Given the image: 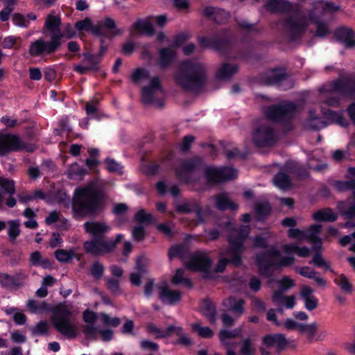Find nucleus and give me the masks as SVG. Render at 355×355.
Returning <instances> with one entry per match:
<instances>
[{"label": "nucleus", "instance_id": "6e6552de", "mask_svg": "<svg viewBox=\"0 0 355 355\" xmlns=\"http://www.w3.org/2000/svg\"><path fill=\"white\" fill-rule=\"evenodd\" d=\"M63 37L64 34L61 31H58L51 35L50 41L39 39L32 42L28 49L29 55L32 57H39L54 53L60 47L61 40Z\"/></svg>", "mask_w": 355, "mask_h": 355}, {"label": "nucleus", "instance_id": "412c9836", "mask_svg": "<svg viewBox=\"0 0 355 355\" xmlns=\"http://www.w3.org/2000/svg\"><path fill=\"white\" fill-rule=\"evenodd\" d=\"M288 345V341L285 335L281 333L268 334L261 338V345L265 346L268 349L275 347L278 352L284 351Z\"/></svg>", "mask_w": 355, "mask_h": 355}, {"label": "nucleus", "instance_id": "b1692460", "mask_svg": "<svg viewBox=\"0 0 355 355\" xmlns=\"http://www.w3.org/2000/svg\"><path fill=\"white\" fill-rule=\"evenodd\" d=\"M146 331L149 334H155V339H160L170 336L172 334L180 335L182 327L169 325L165 330L158 328L154 323H148L146 326Z\"/></svg>", "mask_w": 355, "mask_h": 355}, {"label": "nucleus", "instance_id": "69168bd1", "mask_svg": "<svg viewBox=\"0 0 355 355\" xmlns=\"http://www.w3.org/2000/svg\"><path fill=\"white\" fill-rule=\"evenodd\" d=\"M193 212L196 214V218L200 223H205V211L200 202L196 200H193Z\"/></svg>", "mask_w": 355, "mask_h": 355}, {"label": "nucleus", "instance_id": "39448f33", "mask_svg": "<svg viewBox=\"0 0 355 355\" xmlns=\"http://www.w3.org/2000/svg\"><path fill=\"white\" fill-rule=\"evenodd\" d=\"M232 41V33L230 28H220L209 37L202 36L198 39L202 48L211 49L221 54L227 53Z\"/></svg>", "mask_w": 355, "mask_h": 355}, {"label": "nucleus", "instance_id": "f257e3e1", "mask_svg": "<svg viewBox=\"0 0 355 355\" xmlns=\"http://www.w3.org/2000/svg\"><path fill=\"white\" fill-rule=\"evenodd\" d=\"M106 194L93 187H78L71 200V210L76 219L95 218L106 209Z\"/></svg>", "mask_w": 355, "mask_h": 355}, {"label": "nucleus", "instance_id": "dca6fc26", "mask_svg": "<svg viewBox=\"0 0 355 355\" xmlns=\"http://www.w3.org/2000/svg\"><path fill=\"white\" fill-rule=\"evenodd\" d=\"M28 277V275L21 271L14 275L0 272V286L5 289L16 291L25 286Z\"/></svg>", "mask_w": 355, "mask_h": 355}, {"label": "nucleus", "instance_id": "49530a36", "mask_svg": "<svg viewBox=\"0 0 355 355\" xmlns=\"http://www.w3.org/2000/svg\"><path fill=\"white\" fill-rule=\"evenodd\" d=\"M135 218L140 223L155 224V218L151 214H147L144 209L139 210L135 215Z\"/></svg>", "mask_w": 355, "mask_h": 355}, {"label": "nucleus", "instance_id": "2eb2a0df", "mask_svg": "<svg viewBox=\"0 0 355 355\" xmlns=\"http://www.w3.org/2000/svg\"><path fill=\"white\" fill-rule=\"evenodd\" d=\"M26 148V144L20 137L14 134H0V156H6L12 152H19Z\"/></svg>", "mask_w": 355, "mask_h": 355}, {"label": "nucleus", "instance_id": "58836bf2", "mask_svg": "<svg viewBox=\"0 0 355 355\" xmlns=\"http://www.w3.org/2000/svg\"><path fill=\"white\" fill-rule=\"evenodd\" d=\"M257 347L250 337L243 338L240 343L239 355H257Z\"/></svg>", "mask_w": 355, "mask_h": 355}, {"label": "nucleus", "instance_id": "7c9ffc66", "mask_svg": "<svg viewBox=\"0 0 355 355\" xmlns=\"http://www.w3.org/2000/svg\"><path fill=\"white\" fill-rule=\"evenodd\" d=\"M215 200L216 207L220 211H234L239 208V205L236 202L232 201L230 199L228 194L225 192L216 195Z\"/></svg>", "mask_w": 355, "mask_h": 355}, {"label": "nucleus", "instance_id": "a878e982", "mask_svg": "<svg viewBox=\"0 0 355 355\" xmlns=\"http://www.w3.org/2000/svg\"><path fill=\"white\" fill-rule=\"evenodd\" d=\"M159 290V298L163 304L173 305L181 300V293L178 291L171 290L167 286H160Z\"/></svg>", "mask_w": 355, "mask_h": 355}, {"label": "nucleus", "instance_id": "4be33fe9", "mask_svg": "<svg viewBox=\"0 0 355 355\" xmlns=\"http://www.w3.org/2000/svg\"><path fill=\"white\" fill-rule=\"evenodd\" d=\"M86 233L92 238H105L110 231V227L105 223L100 221H87L83 225Z\"/></svg>", "mask_w": 355, "mask_h": 355}, {"label": "nucleus", "instance_id": "ea45409f", "mask_svg": "<svg viewBox=\"0 0 355 355\" xmlns=\"http://www.w3.org/2000/svg\"><path fill=\"white\" fill-rule=\"evenodd\" d=\"M275 185L282 190H287L291 187L292 182L290 176L282 171H279L274 176Z\"/></svg>", "mask_w": 355, "mask_h": 355}, {"label": "nucleus", "instance_id": "c9c22d12", "mask_svg": "<svg viewBox=\"0 0 355 355\" xmlns=\"http://www.w3.org/2000/svg\"><path fill=\"white\" fill-rule=\"evenodd\" d=\"M242 332V327H239L232 331L227 329H220L218 332V338L223 346L230 347V343H229L227 340L228 339L241 337Z\"/></svg>", "mask_w": 355, "mask_h": 355}, {"label": "nucleus", "instance_id": "37998d69", "mask_svg": "<svg viewBox=\"0 0 355 355\" xmlns=\"http://www.w3.org/2000/svg\"><path fill=\"white\" fill-rule=\"evenodd\" d=\"M49 326L46 320H40L35 326L31 327L30 331L33 336H44L48 334Z\"/></svg>", "mask_w": 355, "mask_h": 355}, {"label": "nucleus", "instance_id": "f3484780", "mask_svg": "<svg viewBox=\"0 0 355 355\" xmlns=\"http://www.w3.org/2000/svg\"><path fill=\"white\" fill-rule=\"evenodd\" d=\"M252 140L257 148L271 147L276 143L275 131L271 127L261 125L253 132Z\"/></svg>", "mask_w": 355, "mask_h": 355}, {"label": "nucleus", "instance_id": "a19ab883", "mask_svg": "<svg viewBox=\"0 0 355 355\" xmlns=\"http://www.w3.org/2000/svg\"><path fill=\"white\" fill-rule=\"evenodd\" d=\"M286 171L301 179H306L309 177L308 170L302 165L297 163H290L286 165Z\"/></svg>", "mask_w": 355, "mask_h": 355}, {"label": "nucleus", "instance_id": "2f4dec72", "mask_svg": "<svg viewBox=\"0 0 355 355\" xmlns=\"http://www.w3.org/2000/svg\"><path fill=\"white\" fill-rule=\"evenodd\" d=\"M238 70V64L223 62L216 73V78L220 80L230 79Z\"/></svg>", "mask_w": 355, "mask_h": 355}, {"label": "nucleus", "instance_id": "c85d7f7f", "mask_svg": "<svg viewBox=\"0 0 355 355\" xmlns=\"http://www.w3.org/2000/svg\"><path fill=\"white\" fill-rule=\"evenodd\" d=\"M313 293V290L308 286H303L300 291V297L304 302V307L309 311L315 309L318 306V300Z\"/></svg>", "mask_w": 355, "mask_h": 355}, {"label": "nucleus", "instance_id": "f8f14e48", "mask_svg": "<svg viewBox=\"0 0 355 355\" xmlns=\"http://www.w3.org/2000/svg\"><path fill=\"white\" fill-rule=\"evenodd\" d=\"M279 255V251L275 249L260 252L257 255V265L261 276L264 277L273 276L275 272L279 268V264L275 262L274 259Z\"/></svg>", "mask_w": 355, "mask_h": 355}, {"label": "nucleus", "instance_id": "e2e57ef3", "mask_svg": "<svg viewBox=\"0 0 355 355\" xmlns=\"http://www.w3.org/2000/svg\"><path fill=\"white\" fill-rule=\"evenodd\" d=\"M184 254V248L182 244L171 246L168 251V257L170 260L182 257Z\"/></svg>", "mask_w": 355, "mask_h": 355}, {"label": "nucleus", "instance_id": "09e8293b", "mask_svg": "<svg viewBox=\"0 0 355 355\" xmlns=\"http://www.w3.org/2000/svg\"><path fill=\"white\" fill-rule=\"evenodd\" d=\"M315 113L312 111L309 112V120L308 126L313 130H319L327 126L325 121L320 120V118L315 116Z\"/></svg>", "mask_w": 355, "mask_h": 355}, {"label": "nucleus", "instance_id": "6e6d98bb", "mask_svg": "<svg viewBox=\"0 0 355 355\" xmlns=\"http://www.w3.org/2000/svg\"><path fill=\"white\" fill-rule=\"evenodd\" d=\"M244 250L230 249L231 257L229 260V263L232 264L236 267H239L243 264L242 254Z\"/></svg>", "mask_w": 355, "mask_h": 355}, {"label": "nucleus", "instance_id": "a18cd8bd", "mask_svg": "<svg viewBox=\"0 0 355 355\" xmlns=\"http://www.w3.org/2000/svg\"><path fill=\"white\" fill-rule=\"evenodd\" d=\"M87 173V169L81 167L76 162L70 166L68 171V175L70 179L81 178L85 176Z\"/></svg>", "mask_w": 355, "mask_h": 355}, {"label": "nucleus", "instance_id": "9d476101", "mask_svg": "<svg viewBox=\"0 0 355 355\" xmlns=\"http://www.w3.org/2000/svg\"><path fill=\"white\" fill-rule=\"evenodd\" d=\"M297 110V105L293 102H282L269 106L266 115L268 119L273 122L287 123L291 121Z\"/></svg>", "mask_w": 355, "mask_h": 355}, {"label": "nucleus", "instance_id": "8fccbe9b", "mask_svg": "<svg viewBox=\"0 0 355 355\" xmlns=\"http://www.w3.org/2000/svg\"><path fill=\"white\" fill-rule=\"evenodd\" d=\"M61 24L60 18L59 17H55L49 15L45 21V26L48 30L54 33H58L60 31V26Z\"/></svg>", "mask_w": 355, "mask_h": 355}, {"label": "nucleus", "instance_id": "393cba45", "mask_svg": "<svg viewBox=\"0 0 355 355\" xmlns=\"http://www.w3.org/2000/svg\"><path fill=\"white\" fill-rule=\"evenodd\" d=\"M146 331L149 334H155V339H160L170 336L172 334L180 335L182 327L169 325L165 330L158 328L154 323H148L146 326Z\"/></svg>", "mask_w": 355, "mask_h": 355}, {"label": "nucleus", "instance_id": "e433bc0d", "mask_svg": "<svg viewBox=\"0 0 355 355\" xmlns=\"http://www.w3.org/2000/svg\"><path fill=\"white\" fill-rule=\"evenodd\" d=\"M313 218L317 222H334L338 218V215L331 208H324L314 212Z\"/></svg>", "mask_w": 355, "mask_h": 355}, {"label": "nucleus", "instance_id": "ddd939ff", "mask_svg": "<svg viewBox=\"0 0 355 355\" xmlns=\"http://www.w3.org/2000/svg\"><path fill=\"white\" fill-rule=\"evenodd\" d=\"M283 26L290 40L296 42L302 39L308 28L309 21L304 15H290L284 19Z\"/></svg>", "mask_w": 355, "mask_h": 355}, {"label": "nucleus", "instance_id": "79ce46f5", "mask_svg": "<svg viewBox=\"0 0 355 355\" xmlns=\"http://www.w3.org/2000/svg\"><path fill=\"white\" fill-rule=\"evenodd\" d=\"M54 255L59 262L69 263L76 256V253L73 250L67 251L63 249H58L55 251Z\"/></svg>", "mask_w": 355, "mask_h": 355}, {"label": "nucleus", "instance_id": "680f3d73", "mask_svg": "<svg viewBox=\"0 0 355 355\" xmlns=\"http://www.w3.org/2000/svg\"><path fill=\"white\" fill-rule=\"evenodd\" d=\"M106 287L107 290L114 295H117L121 293L119 281L118 279L114 278H107Z\"/></svg>", "mask_w": 355, "mask_h": 355}, {"label": "nucleus", "instance_id": "bf43d9fd", "mask_svg": "<svg viewBox=\"0 0 355 355\" xmlns=\"http://www.w3.org/2000/svg\"><path fill=\"white\" fill-rule=\"evenodd\" d=\"M105 272V267L98 261H95L90 268V274L95 279L102 277Z\"/></svg>", "mask_w": 355, "mask_h": 355}, {"label": "nucleus", "instance_id": "f03ea898", "mask_svg": "<svg viewBox=\"0 0 355 355\" xmlns=\"http://www.w3.org/2000/svg\"><path fill=\"white\" fill-rule=\"evenodd\" d=\"M173 79L175 85L182 89L200 93L207 84V67L197 60H184L175 72Z\"/></svg>", "mask_w": 355, "mask_h": 355}, {"label": "nucleus", "instance_id": "bb28decb", "mask_svg": "<svg viewBox=\"0 0 355 355\" xmlns=\"http://www.w3.org/2000/svg\"><path fill=\"white\" fill-rule=\"evenodd\" d=\"M264 6L272 13H288L293 10L292 3L288 0H267Z\"/></svg>", "mask_w": 355, "mask_h": 355}, {"label": "nucleus", "instance_id": "c756f323", "mask_svg": "<svg viewBox=\"0 0 355 355\" xmlns=\"http://www.w3.org/2000/svg\"><path fill=\"white\" fill-rule=\"evenodd\" d=\"M202 15L210 18L217 24L223 23L228 17V12L224 9L213 6H206L202 10Z\"/></svg>", "mask_w": 355, "mask_h": 355}, {"label": "nucleus", "instance_id": "338daca9", "mask_svg": "<svg viewBox=\"0 0 355 355\" xmlns=\"http://www.w3.org/2000/svg\"><path fill=\"white\" fill-rule=\"evenodd\" d=\"M336 282L343 291L347 293L352 292V284L349 282L345 275H340L338 280L336 281Z\"/></svg>", "mask_w": 355, "mask_h": 355}, {"label": "nucleus", "instance_id": "1a4fd4ad", "mask_svg": "<svg viewBox=\"0 0 355 355\" xmlns=\"http://www.w3.org/2000/svg\"><path fill=\"white\" fill-rule=\"evenodd\" d=\"M107 51L106 45L100 46L96 53L84 52L81 54L83 60L80 64H75L73 70L80 75L87 74L89 71L97 72L100 70V64Z\"/></svg>", "mask_w": 355, "mask_h": 355}, {"label": "nucleus", "instance_id": "20e7f679", "mask_svg": "<svg viewBox=\"0 0 355 355\" xmlns=\"http://www.w3.org/2000/svg\"><path fill=\"white\" fill-rule=\"evenodd\" d=\"M251 83L262 86H275L282 90H288L294 86V82L286 69L275 67L259 73L251 78Z\"/></svg>", "mask_w": 355, "mask_h": 355}, {"label": "nucleus", "instance_id": "4d7b16f0", "mask_svg": "<svg viewBox=\"0 0 355 355\" xmlns=\"http://www.w3.org/2000/svg\"><path fill=\"white\" fill-rule=\"evenodd\" d=\"M149 71L144 68H137L132 73L131 80L134 83H139L141 80L149 78Z\"/></svg>", "mask_w": 355, "mask_h": 355}, {"label": "nucleus", "instance_id": "5701e85b", "mask_svg": "<svg viewBox=\"0 0 355 355\" xmlns=\"http://www.w3.org/2000/svg\"><path fill=\"white\" fill-rule=\"evenodd\" d=\"M162 89L160 80L158 77H153L149 85L144 86L141 89V101L145 105L152 104L154 101V94L156 91Z\"/></svg>", "mask_w": 355, "mask_h": 355}, {"label": "nucleus", "instance_id": "a211bd4d", "mask_svg": "<svg viewBox=\"0 0 355 355\" xmlns=\"http://www.w3.org/2000/svg\"><path fill=\"white\" fill-rule=\"evenodd\" d=\"M211 264L212 261L208 255L205 252L196 251L191 255L185 266L193 271L207 272Z\"/></svg>", "mask_w": 355, "mask_h": 355}, {"label": "nucleus", "instance_id": "423d86ee", "mask_svg": "<svg viewBox=\"0 0 355 355\" xmlns=\"http://www.w3.org/2000/svg\"><path fill=\"white\" fill-rule=\"evenodd\" d=\"M75 28L79 31L91 32L93 35H103V28L107 31H114L113 35H121L122 31L121 29L116 28L114 19L110 17H105L103 20L98 21L94 24L91 18L85 17L83 20L78 21L75 24Z\"/></svg>", "mask_w": 355, "mask_h": 355}, {"label": "nucleus", "instance_id": "13d9d810", "mask_svg": "<svg viewBox=\"0 0 355 355\" xmlns=\"http://www.w3.org/2000/svg\"><path fill=\"white\" fill-rule=\"evenodd\" d=\"M227 241L230 244V249H236V250H244V243L245 241L243 240L238 234L230 235Z\"/></svg>", "mask_w": 355, "mask_h": 355}, {"label": "nucleus", "instance_id": "6ab92c4d", "mask_svg": "<svg viewBox=\"0 0 355 355\" xmlns=\"http://www.w3.org/2000/svg\"><path fill=\"white\" fill-rule=\"evenodd\" d=\"M333 92L345 96L355 95V76H349L345 79L338 78L331 83Z\"/></svg>", "mask_w": 355, "mask_h": 355}, {"label": "nucleus", "instance_id": "603ef678", "mask_svg": "<svg viewBox=\"0 0 355 355\" xmlns=\"http://www.w3.org/2000/svg\"><path fill=\"white\" fill-rule=\"evenodd\" d=\"M314 23L316 26V31L314 33L315 37L324 38L330 33L329 26L325 22L316 19L314 21Z\"/></svg>", "mask_w": 355, "mask_h": 355}, {"label": "nucleus", "instance_id": "0e129e2a", "mask_svg": "<svg viewBox=\"0 0 355 355\" xmlns=\"http://www.w3.org/2000/svg\"><path fill=\"white\" fill-rule=\"evenodd\" d=\"M193 329L197 331L199 336L203 338H211L214 336V332L209 327H200L198 324H195L193 326Z\"/></svg>", "mask_w": 355, "mask_h": 355}, {"label": "nucleus", "instance_id": "4468645a", "mask_svg": "<svg viewBox=\"0 0 355 355\" xmlns=\"http://www.w3.org/2000/svg\"><path fill=\"white\" fill-rule=\"evenodd\" d=\"M203 163L204 160L200 156H193V157L182 160L180 165L175 170L176 178L184 183H189L191 179L188 174L199 169Z\"/></svg>", "mask_w": 355, "mask_h": 355}, {"label": "nucleus", "instance_id": "0eeeda50", "mask_svg": "<svg viewBox=\"0 0 355 355\" xmlns=\"http://www.w3.org/2000/svg\"><path fill=\"white\" fill-rule=\"evenodd\" d=\"M123 235L119 234L115 239L105 240V238H91L90 240L84 242L83 249L87 254L94 257L102 256L114 250L116 245L121 242Z\"/></svg>", "mask_w": 355, "mask_h": 355}, {"label": "nucleus", "instance_id": "7ed1b4c3", "mask_svg": "<svg viewBox=\"0 0 355 355\" xmlns=\"http://www.w3.org/2000/svg\"><path fill=\"white\" fill-rule=\"evenodd\" d=\"M52 312V324L55 330L67 339L78 336L77 327L71 321V311L64 303H60L51 308L46 302H37V312Z\"/></svg>", "mask_w": 355, "mask_h": 355}, {"label": "nucleus", "instance_id": "aec40b11", "mask_svg": "<svg viewBox=\"0 0 355 355\" xmlns=\"http://www.w3.org/2000/svg\"><path fill=\"white\" fill-rule=\"evenodd\" d=\"M334 36L346 49L355 47V31L353 28L346 26H338L334 30Z\"/></svg>", "mask_w": 355, "mask_h": 355}, {"label": "nucleus", "instance_id": "5fc2aeb1", "mask_svg": "<svg viewBox=\"0 0 355 355\" xmlns=\"http://www.w3.org/2000/svg\"><path fill=\"white\" fill-rule=\"evenodd\" d=\"M235 22L239 29L247 33H252L259 32V29L255 26L256 24H251L246 20L238 19H235Z\"/></svg>", "mask_w": 355, "mask_h": 355}, {"label": "nucleus", "instance_id": "3c124183", "mask_svg": "<svg viewBox=\"0 0 355 355\" xmlns=\"http://www.w3.org/2000/svg\"><path fill=\"white\" fill-rule=\"evenodd\" d=\"M8 235L9 240L11 243H14L21 233L19 223L17 220H10L8 221Z\"/></svg>", "mask_w": 355, "mask_h": 355}, {"label": "nucleus", "instance_id": "cd10ccee", "mask_svg": "<svg viewBox=\"0 0 355 355\" xmlns=\"http://www.w3.org/2000/svg\"><path fill=\"white\" fill-rule=\"evenodd\" d=\"M132 29L139 35L152 37L155 34V29L148 18L137 19L132 24Z\"/></svg>", "mask_w": 355, "mask_h": 355}, {"label": "nucleus", "instance_id": "473e14b6", "mask_svg": "<svg viewBox=\"0 0 355 355\" xmlns=\"http://www.w3.org/2000/svg\"><path fill=\"white\" fill-rule=\"evenodd\" d=\"M176 53L171 47H164L159 51L158 64L160 68L166 69L175 59Z\"/></svg>", "mask_w": 355, "mask_h": 355}, {"label": "nucleus", "instance_id": "4c0bfd02", "mask_svg": "<svg viewBox=\"0 0 355 355\" xmlns=\"http://www.w3.org/2000/svg\"><path fill=\"white\" fill-rule=\"evenodd\" d=\"M227 304L224 303V305L237 316H241L244 313L245 300L243 299L236 300L234 297L230 296L227 298Z\"/></svg>", "mask_w": 355, "mask_h": 355}, {"label": "nucleus", "instance_id": "de8ad7c7", "mask_svg": "<svg viewBox=\"0 0 355 355\" xmlns=\"http://www.w3.org/2000/svg\"><path fill=\"white\" fill-rule=\"evenodd\" d=\"M332 186L338 191L355 190V180L348 181L335 180L333 182Z\"/></svg>", "mask_w": 355, "mask_h": 355}, {"label": "nucleus", "instance_id": "f704fd0d", "mask_svg": "<svg viewBox=\"0 0 355 355\" xmlns=\"http://www.w3.org/2000/svg\"><path fill=\"white\" fill-rule=\"evenodd\" d=\"M254 212L257 220L263 222L271 214L272 207L268 201L257 202L254 205Z\"/></svg>", "mask_w": 355, "mask_h": 355}, {"label": "nucleus", "instance_id": "774afa93", "mask_svg": "<svg viewBox=\"0 0 355 355\" xmlns=\"http://www.w3.org/2000/svg\"><path fill=\"white\" fill-rule=\"evenodd\" d=\"M100 315L103 323L105 324L110 325L113 327H116L121 323V320L118 317L111 318L108 314L105 313H101Z\"/></svg>", "mask_w": 355, "mask_h": 355}, {"label": "nucleus", "instance_id": "052dcab7", "mask_svg": "<svg viewBox=\"0 0 355 355\" xmlns=\"http://www.w3.org/2000/svg\"><path fill=\"white\" fill-rule=\"evenodd\" d=\"M98 331L99 329L98 327H95L94 324H86L83 327V333L86 338L89 340H96Z\"/></svg>", "mask_w": 355, "mask_h": 355}, {"label": "nucleus", "instance_id": "9b49d317", "mask_svg": "<svg viewBox=\"0 0 355 355\" xmlns=\"http://www.w3.org/2000/svg\"><path fill=\"white\" fill-rule=\"evenodd\" d=\"M203 175L207 183L216 185L237 178V171L233 167L207 166L204 168Z\"/></svg>", "mask_w": 355, "mask_h": 355}, {"label": "nucleus", "instance_id": "864d4df0", "mask_svg": "<svg viewBox=\"0 0 355 355\" xmlns=\"http://www.w3.org/2000/svg\"><path fill=\"white\" fill-rule=\"evenodd\" d=\"M309 263H313L318 268H322L325 271L331 270L330 264L322 258V256L320 252L315 253L312 260L309 261Z\"/></svg>", "mask_w": 355, "mask_h": 355}, {"label": "nucleus", "instance_id": "c03bdc74", "mask_svg": "<svg viewBox=\"0 0 355 355\" xmlns=\"http://www.w3.org/2000/svg\"><path fill=\"white\" fill-rule=\"evenodd\" d=\"M0 189L3 193L14 195L15 193L14 180L0 176Z\"/></svg>", "mask_w": 355, "mask_h": 355}, {"label": "nucleus", "instance_id": "72a5a7b5", "mask_svg": "<svg viewBox=\"0 0 355 355\" xmlns=\"http://www.w3.org/2000/svg\"><path fill=\"white\" fill-rule=\"evenodd\" d=\"M200 309L211 323H215L216 320V307L214 302L209 298H206L201 302Z\"/></svg>", "mask_w": 355, "mask_h": 355}]
</instances>
